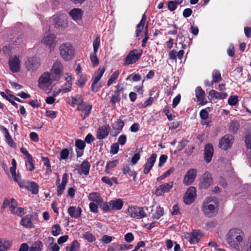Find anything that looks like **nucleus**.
I'll return each instance as SVG.
<instances>
[{
	"mask_svg": "<svg viewBox=\"0 0 251 251\" xmlns=\"http://www.w3.org/2000/svg\"><path fill=\"white\" fill-rule=\"evenodd\" d=\"M245 238V233L242 229L233 228L227 232L226 235V241L231 248L237 251H241L243 250L242 243Z\"/></svg>",
	"mask_w": 251,
	"mask_h": 251,
	"instance_id": "1",
	"label": "nucleus"
},
{
	"mask_svg": "<svg viewBox=\"0 0 251 251\" xmlns=\"http://www.w3.org/2000/svg\"><path fill=\"white\" fill-rule=\"evenodd\" d=\"M11 164L12 166L10 168L11 174V179L17 182L21 188H26L32 192L33 194H37L38 192L37 185L32 181H23L21 175L19 174H16L17 163L15 159L12 160Z\"/></svg>",
	"mask_w": 251,
	"mask_h": 251,
	"instance_id": "2",
	"label": "nucleus"
},
{
	"mask_svg": "<svg viewBox=\"0 0 251 251\" xmlns=\"http://www.w3.org/2000/svg\"><path fill=\"white\" fill-rule=\"evenodd\" d=\"M219 203L216 197H207L202 202L201 210L207 217L215 216L218 211Z\"/></svg>",
	"mask_w": 251,
	"mask_h": 251,
	"instance_id": "3",
	"label": "nucleus"
},
{
	"mask_svg": "<svg viewBox=\"0 0 251 251\" xmlns=\"http://www.w3.org/2000/svg\"><path fill=\"white\" fill-rule=\"evenodd\" d=\"M60 53L61 57L65 61L72 60L75 54V50L72 45L66 43L61 44L59 47Z\"/></svg>",
	"mask_w": 251,
	"mask_h": 251,
	"instance_id": "4",
	"label": "nucleus"
},
{
	"mask_svg": "<svg viewBox=\"0 0 251 251\" xmlns=\"http://www.w3.org/2000/svg\"><path fill=\"white\" fill-rule=\"evenodd\" d=\"M124 202L120 199H115L106 202H104L101 205V208L105 211H117L122 209Z\"/></svg>",
	"mask_w": 251,
	"mask_h": 251,
	"instance_id": "5",
	"label": "nucleus"
},
{
	"mask_svg": "<svg viewBox=\"0 0 251 251\" xmlns=\"http://www.w3.org/2000/svg\"><path fill=\"white\" fill-rule=\"evenodd\" d=\"M26 69L30 72H34L37 70L40 66L39 58L35 56L27 57L25 62Z\"/></svg>",
	"mask_w": 251,
	"mask_h": 251,
	"instance_id": "6",
	"label": "nucleus"
},
{
	"mask_svg": "<svg viewBox=\"0 0 251 251\" xmlns=\"http://www.w3.org/2000/svg\"><path fill=\"white\" fill-rule=\"evenodd\" d=\"M127 213L130 217L137 219H140L147 216L143 208L139 206L128 207L127 209Z\"/></svg>",
	"mask_w": 251,
	"mask_h": 251,
	"instance_id": "7",
	"label": "nucleus"
},
{
	"mask_svg": "<svg viewBox=\"0 0 251 251\" xmlns=\"http://www.w3.org/2000/svg\"><path fill=\"white\" fill-rule=\"evenodd\" d=\"M53 80L51 75L49 72H45L39 78L38 86L41 89H46L51 85Z\"/></svg>",
	"mask_w": 251,
	"mask_h": 251,
	"instance_id": "8",
	"label": "nucleus"
},
{
	"mask_svg": "<svg viewBox=\"0 0 251 251\" xmlns=\"http://www.w3.org/2000/svg\"><path fill=\"white\" fill-rule=\"evenodd\" d=\"M234 141L233 136L226 134L219 140L218 146L222 150L226 151L232 147Z\"/></svg>",
	"mask_w": 251,
	"mask_h": 251,
	"instance_id": "9",
	"label": "nucleus"
},
{
	"mask_svg": "<svg viewBox=\"0 0 251 251\" xmlns=\"http://www.w3.org/2000/svg\"><path fill=\"white\" fill-rule=\"evenodd\" d=\"M100 37L98 36L96 37L93 42V47L94 51L90 55V59L93 66H96L99 65V61L97 56V53L100 46Z\"/></svg>",
	"mask_w": 251,
	"mask_h": 251,
	"instance_id": "10",
	"label": "nucleus"
},
{
	"mask_svg": "<svg viewBox=\"0 0 251 251\" xmlns=\"http://www.w3.org/2000/svg\"><path fill=\"white\" fill-rule=\"evenodd\" d=\"M142 53V51L141 50H131L125 59V64L126 65H130L136 62L141 57Z\"/></svg>",
	"mask_w": 251,
	"mask_h": 251,
	"instance_id": "11",
	"label": "nucleus"
},
{
	"mask_svg": "<svg viewBox=\"0 0 251 251\" xmlns=\"http://www.w3.org/2000/svg\"><path fill=\"white\" fill-rule=\"evenodd\" d=\"M62 69L63 66L60 61L59 60L55 61L51 69L50 73L54 81L58 80L60 78L63 71Z\"/></svg>",
	"mask_w": 251,
	"mask_h": 251,
	"instance_id": "12",
	"label": "nucleus"
},
{
	"mask_svg": "<svg viewBox=\"0 0 251 251\" xmlns=\"http://www.w3.org/2000/svg\"><path fill=\"white\" fill-rule=\"evenodd\" d=\"M199 181V186L200 188H208L213 183V179L211 174L208 172L205 173L200 178Z\"/></svg>",
	"mask_w": 251,
	"mask_h": 251,
	"instance_id": "13",
	"label": "nucleus"
},
{
	"mask_svg": "<svg viewBox=\"0 0 251 251\" xmlns=\"http://www.w3.org/2000/svg\"><path fill=\"white\" fill-rule=\"evenodd\" d=\"M197 176V171L195 169H189L185 175L183 182L185 185H189L194 182Z\"/></svg>",
	"mask_w": 251,
	"mask_h": 251,
	"instance_id": "14",
	"label": "nucleus"
},
{
	"mask_svg": "<svg viewBox=\"0 0 251 251\" xmlns=\"http://www.w3.org/2000/svg\"><path fill=\"white\" fill-rule=\"evenodd\" d=\"M196 196V188L191 186L186 192L183 197V201L186 204H190L195 201Z\"/></svg>",
	"mask_w": 251,
	"mask_h": 251,
	"instance_id": "15",
	"label": "nucleus"
},
{
	"mask_svg": "<svg viewBox=\"0 0 251 251\" xmlns=\"http://www.w3.org/2000/svg\"><path fill=\"white\" fill-rule=\"evenodd\" d=\"M66 15L64 14L54 15L52 17L54 26L56 27H65L67 26Z\"/></svg>",
	"mask_w": 251,
	"mask_h": 251,
	"instance_id": "16",
	"label": "nucleus"
},
{
	"mask_svg": "<svg viewBox=\"0 0 251 251\" xmlns=\"http://www.w3.org/2000/svg\"><path fill=\"white\" fill-rule=\"evenodd\" d=\"M173 186V182L172 181L163 183L156 188L154 194L157 196H162L164 194L169 192L172 189Z\"/></svg>",
	"mask_w": 251,
	"mask_h": 251,
	"instance_id": "17",
	"label": "nucleus"
},
{
	"mask_svg": "<svg viewBox=\"0 0 251 251\" xmlns=\"http://www.w3.org/2000/svg\"><path fill=\"white\" fill-rule=\"evenodd\" d=\"M91 109L92 105L84 102H83L77 106V109L81 112L80 116L83 119L89 115Z\"/></svg>",
	"mask_w": 251,
	"mask_h": 251,
	"instance_id": "18",
	"label": "nucleus"
},
{
	"mask_svg": "<svg viewBox=\"0 0 251 251\" xmlns=\"http://www.w3.org/2000/svg\"><path fill=\"white\" fill-rule=\"evenodd\" d=\"M55 36L53 34L50 33H46L42 40V42L44 44L50 47V50L51 51L53 49L55 43Z\"/></svg>",
	"mask_w": 251,
	"mask_h": 251,
	"instance_id": "19",
	"label": "nucleus"
},
{
	"mask_svg": "<svg viewBox=\"0 0 251 251\" xmlns=\"http://www.w3.org/2000/svg\"><path fill=\"white\" fill-rule=\"evenodd\" d=\"M10 70L13 73H17L20 70V60L17 56L11 57L9 60Z\"/></svg>",
	"mask_w": 251,
	"mask_h": 251,
	"instance_id": "20",
	"label": "nucleus"
},
{
	"mask_svg": "<svg viewBox=\"0 0 251 251\" xmlns=\"http://www.w3.org/2000/svg\"><path fill=\"white\" fill-rule=\"evenodd\" d=\"M195 95L198 101H199L201 105H204L207 103V100L205 97V92L202 89L201 87L198 86L196 87L195 89Z\"/></svg>",
	"mask_w": 251,
	"mask_h": 251,
	"instance_id": "21",
	"label": "nucleus"
},
{
	"mask_svg": "<svg viewBox=\"0 0 251 251\" xmlns=\"http://www.w3.org/2000/svg\"><path fill=\"white\" fill-rule=\"evenodd\" d=\"M213 153V146L211 144H206L204 150V159L206 163H208L211 162Z\"/></svg>",
	"mask_w": 251,
	"mask_h": 251,
	"instance_id": "22",
	"label": "nucleus"
},
{
	"mask_svg": "<svg viewBox=\"0 0 251 251\" xmlns=\"http://www.w3.org/2000/svg\"><path fill=\"white\" fill-rule=\"evenodd\" d=\"M156 157L157 154L156 153H153L148 159L144 168V173L145 174H147L150 172L156 161Z\"/></svg>",
	"mask_w": 251,
	"mask_h": 251,
	"instance_id": "23",
	"label": "nucleus"
},
{
	"mask_svg": "<svg viewBox=\"0 0 251 251\" xmlns=\"http://www.w3.org/2000/svg\"><path fill=\"white\" fill-rule=\"evenodd\" d=\"M68 177L67 174L64 173L62 176V182L60 184L57 185V195L58 196H61L65 189L66 185L68 182Z\"/></svg>",
	"mask_w": 251,
	"mask_h": 251,
	"instance_id": "24",
	"label": "nucleus"
},
{
	"mask_svg": "<svg viewBox=\"0 0 251 251\" xmlns=\"http://www.w3.org/2000/svg\"><path fill=\"white\" fill-rule=\"evenodd\" d=\"M1 131L4 136L5 142L8 146L12 148H16V143L13 141L8 130L4 126H2L1 128Z\"/></svg>",
	"mask_w": 251,
	"mask_h": 251,
	"instance_id": "25",
	"label": "nucleus"
},
{
	"mask_svg": "<svg viewBox=\"0 0 251 251\" xmlns=\"http://www.w3.org/2000/svg\"><path fill=\"white\" fill-rule=\"evenodd\" d=\"M69 14L72 19L76 22L81 20L83 15L82 11L79 8H74L70 11Z\"/></svg>",
	"mask_w": 251,
	"mask_h": 251,
	"instance_id": "26",
	"label": "nucleus"
},
{
	"mask_svg": "<svg viewBox=\"0 0 251 251\" xmlns=\"http://www.w3.org/2000/svg\"><path fill=\"white\" fill-rule=\"evenodd\" d=\"M110 129L108 126H100L97 132V137L99 139L106 138L109 134Z\"/></svg>",
	"mask_w": 251,
	"mask_h": 251,
	"instance_id": "27",
	"label": "nucleus"
},
{
	"mask_svg": "<svg viewBox=\"0 0 251 251\" xmlns=\"http://www.w3.org/2000/svg\"><path fill=\"white\" fill-rule=\"evenodd\" d=\"M68 212L72 218L77 219L80 216L82 210L79 207L70 206L68 209Z\"/></svg>",
	"mask_w": 251,
	"mask_h": 251,
	"instance_id": "28",
	"label": "nucleus"
},
{
	"mask_svg": "<svg viewBox=\"0 0 251 251\" xmlns=\"http://www.w3.org/2000/svg\"><path fill=\"white\" fill-rule=\"evenodd\" d=\"M88 199L90 201L96 202L100 206L104 202L102 198L100 197V194L97 192H92L89 194Z\"/></svg>",
	"mask_w": 251,
	"mask_h": 251,
	"instance_id": "29",
	"label": "nucleus"
},
{
	"mask_svg": "<svg viewBox=\"0 0 251 251\" xmlns=\"http://www.w3.org/2000/svg\"><path fill=\"white\" fill-rule=\"evenodd\" d=\"M201 236L202 233L200 230H195L191 234L189 235V240L191 244H196L199 242V237Z\"/></svg>",
	"mask_w": 251,
	"mask_h": 251,
	"instance_id": "30",
	"label": "nucleus"
},
{
	"mask_svg": "<svg viewBox=\"0 0 251 251\" xmlns=\"http://www.w3.org/2000/svg\"><path fill=\"white\" fill-rule=\"evenodd\" d=\"M152 211V217L154 219L158 220L163 215V209L159 206L153 207Z\"/></svg>",
	"mask_w": 251,
	"mask_h": 251,
	"instance_id": "31",
	"label": "nucleus"
},
{
	"mask_svg": "<svg viewBox=\"0 0 251 251\" xmlns=\"http://www.w3.org/2000/svg\"><path fill=\"white\" fill-rule=\"evenodd\" d=\"M7 206L9 207L10 211L11 212L15 208L18 206V204L15 199L12 198L10 200L6 199L4 200L3 203V207L5 208Z\"/></svg>",
	"mask_w": 251,
	"mask_h": 251,
	"instance_id": "32",
	"label": "nucleus"
},
{
	"mask_svg": "<svg viewBox=\"0 0 251 251\" xmlns=\"http://www.w3.org/2000/svg\"><path fill=\"white\" fill-rule=\"evenodd\" d=\"M209 95L211 97L214 98L216 99L221 100L226 99L227 96V95L226 93L218 92L213 90H210L209 91Z\"/></svg>",
	"mask_w": 251,
	"mask_h": 251,
	"instance_id": "33",
	"label": "nucleus"
},
{
	"mask_svg": "<svg viewBox=\"0 0 251 251\" xmlns=\"http://www.w3.org/2000/svg\"><path fill=\"white\" fill-rule=\"evenodd\" d=\"M21 224L23 226L26 228H32L33 227V223L30 215H26L21 220Z\"/></svg>",
	"mask_w": 251,
	"mask_h": 251,
	"instance_id": "34",
	"label": "nucleus"
},
{
	"mask_svg": "<svg viewBox=\"0 0 251 251\" xmlns=\"http://www.w3.org/2000/svg\"><path fill=\"white\" fill-rule=\"evenodd\" d=\"M11 246V241L4 239H0V251H7Z\"/></svg>",
	"mask_w": 251,
	"mask_h": 251,
	"instance_id": "35",
	"label": "nucleus"
},
{
	"mask_svg": "<svg viewBox=\"0 0 251 251\" xmlns=\"http://www.w3.org/2000/svg\"><path fill=\"white\" fill-rule=\"evenodd\" d=\"M146 20V16L145 14H144L142 16V19L140 21L139 24H138V25H137V29L136 30V36L137 37L139 36L140 33L143 30L144 27Z\"/></svg>",
	"mask_w": 251,
	"mask_h": 251,
	"instance_id": "36",
	"label": "nucleus"
},
{
	"mask_svg": "<svg viewBox=\"0 0 251 251\" xmlns=\"http://www.w3.org/2000/svg\"><path fill=\"white\" fill-rule=\"evenodd\" d=\"M105 72V69L103 67L99 68V70L94 73V76L92 78V81L99 82L101 78Z\"/></svg>",
	"mask_w": 251,
	"mask_h": 251,
	"instance_id": "37",
	"label": "nucleus"
},
{
	"mask_svg": "<svg viewBox=\"0 0 251 251\" xmlns=\"http://www.w3.org/2000/svg\"><path fill=\"white\" fill-rule=\"evenodd\" d=\"M81 172L80 173H82L85 175H87L89 174V170L90 168V163L86 161H83L81 165Z\"/></svg>",
	"mask_w": 251,
	"mask_h": 251,
	"instance_id": "38",
	"label": "nucleus"
},
{
	"mask_svg": "<svg viewBox=\"0 0 251 251\" xmlns=\"http://www.w3.org/2000/svg\"><path fill=\"white\" fill-rule=\"evenodd\" d=\"M83 102L82 96L81 95H76L74 97H72V100L69 102V103L73 106H75V105L78 106V105Z\"/></svg>",
	"mask_w": 251,
	"mask_h": 251,
	"instance_id": "39",
	"label": "nucleus"
},
{
	"mask_svg": "<svg viewBox=\"0 0 251 251\" xmlns=\"http://www.w3.org/2000/svg\"><path fill=\"white\" fill-rule=\"evenodd\" d=\"M43 244L41 241H37L29 248V251H41Z\"/></svg>",
	"mask_w": 251,
	"mask_h": 251,
	"instance_id": "40",
	"label": "nucleus"
},
{
	"mask_svg": "<svg viewBox=\"0 0 251 251\" xmlns=\"http://www.w3.org/2000/svg\"><path fill=\"white\" fill-rule=\"evenodd\" d=\"M25 162L26 169L28 171H32L34 169L35 167L32 157L26 159Z\"/></svg>",
	"mask_w": 251,
	"mask_h": 251,
	"instance_id": "41",
	"label": "nucleus"
},
{
	"mask_svg": "<svg viewBox=\"0 0 251 251\" xmlns=\"http://www.w3.org/2000/svg\"><path fill=\"white\" fill-rule=\"evenodd\" d=\"M51 234L54 236H57L61 233V228L59 225L55 224L51 227Z\"/></svg>",
	"mask_w": 251,
	"mask_h": 251,
	"instance_id": "42",
	"label": "nucleus"
},
{
	"mask_svg": "<svg viewBox=\"0 0 251 251\" xmlns=\"http://www.w3.org/2000/svg\"><path fill=\"white\" fill-rule=\"evenodd\" d=\"M212 79L213 82L218 83L222 80L220 72L216 70H214L212 72Z\"/></svg>",
	"mask_w": 251,
	"mask_h": 251,
	"instance_id": "43",
	"label": "nucleus"
},
{
	"mask_svg": "<svg viewBox=\"0 0 251 251\" xmlns=\"http://www.w3.org/2000/svg\"><path fill=\"white\" fill-rule=\"evenodd\" d=\"M119 74V71H116L111 75L107 82V85L108 86H110L114 82V81L118 78Z\"/></svg>",
	"mask_w": 251,
	"mask_h": 251,
	"instance_id": "44",
	"label": "nucleus"
},
{
	"mask_svg": "<svg viewBox=\"0 0 251 251\" xmlns=\"http://www.w3.org/2000/svg\"><path fill=\"white\" fill-rule=\"evenodd\" d=\"M238 101V97L236 95L230 96L228 99V103L231 106L236 105Z\"/></svg>",
	"mask_w": 251,
	"mask_h": 251,
	"instance_id": "45",
	"label": "nucleus"
},
{
	"mask_svg": "<svg viewBox=\"0 0 251 251\" xmlns=\"http://www.w3.org/2000/svg\"><path fill=\"white\" fill-rule=\"evenodd\" d=\"M78 76L79 78L77 80L76 84L78 86L81 87L85 85L87 80V77L85 75L83 74L80 75Z\"/></svg>",
	"mask_w": 251,
	"mask_h": 251,
	"instance_id": "46",
	"label": "nucleus"
},
{
	"mask_svg": "<svg viewBox=\"0 0 251 251\" xmlns=\"http://www.w3.org/2000/svg\"><path fill=\"white\" fill-rule=\"evenodd\" d=\"M72 83H67L62 85L61 88L58 90V92H62L64 93L70 92L71 90Z\"/></svg>",
	"mask_w": 251,
	"mask_h": 251,
	"instance_id": "47",
	"label": "nucleus"
},
{
	"mask_svg": "<svg viewBox=\"0 0 251 251\" xmlns=\"http://www.w3.org/2000/svg\"><path fill=\"white\" fill-rule=\"evenodd\" d=\"M117 160H115L112 161L108 162L107 163L105 167V171L107 172V173H109V172H108V170H111L113 168H115L117 166Z\"/></svg>",
	"mask_w": 251,
	"mask_h": 251,
	"instance_id": "48",
	"label": "nucleus"
},
{
	"mask_svg": "<svg viewBox=\"0 0 251 251\" xmlns=\"http://www.w3.org/2000/svg\"><path fill=\"white\" fill-rule=\"evenodd\" d=\"M49 240L51 242V243L49 245L50 249L52 251H59L60 247L57 244L53 243L54 238L53 237H49Z\"/></svg>",
	"mask_w": 251,
	"mask_h": 251,
	"instance_id": "49",
	"label": "nucleus"
},
{
	"mask_svg": "<svg viewBox=\"0 0 251 251\" xmlns=\"http://www.w3.org/2000/svg\"><path fill=\"white\" fill-rule=\"evenodd\" d=\"M11 212L20 216L23 215L25 213L24 208L18 206L15 208Z\"/></svg>",
	"mask_w": 251,
	"mask_h": 251,
	"instance_id": "50",
	"label": "nucleus"
},
{
	"mask_svg": "<svg viewBox=\"0 0 251 251\" xmlns=\"http://www.w3.org/2000/svg\"><path fill=\"white\" fill-rule=\"evenodd\" d=\"M83 237L89 242H92L96 240L95 236L88 232L84 233Z\"/></svg>",
	"mask_w": 251,
	"mask_h": 251,
	"instance_id": "51",
	"label": "nucleus"
},
{
	"mask_svg": "<svg viewBox=\"0 0 251 251\" xmlns=\"http://www.w3.org/2000/svg\"><path fill=\"white\" fill-rule=\"evenodd\" d=\"M75 145L76 147L80 151H83L85 147V143L81 140H77L75 142Z\"/></svg>",
	"mask_w": 251,
	"mask_h": 251,
	"instance_id": "52",
	"label": "nucleus"
},
{
	"mask_svg": "<svg viewBox=\"0 0 251 251\" xmlns=\"http://www.w3.org/2000/svg\"><path fill=\"white\" fill-rule=\"evenodd\" d=\"M245 143L248 149H251V132H249L245 136Z\"/></svg>",
	"mask_w": 251,
	"mask_h": 251,
	"instance_id": "53",
	"label": "nucleus"
},
{
	"mask_svg": "<svg viewBox=\"0 0 251 251\" xmlns=\"http://www.w3.org/2000/svg\"><path fill=\"white\" fill-rule=\"evenodd\" d=\"M178 5L174 0H170L168 3V8L170 11H173L176 8Z\"/></svg>",
	"mask_w": 251,
	"mask_h": 251,
	"instance_id": "54",
	"label": "nucleus"
},
{
	"mask_svg": "<svg viewBox=\"0 0 251 251\" xmlns=\"http://www.w3.org/2000/svg\"><path fill=\"white\" fill-rule=\"evenodd\" d=\"M110 153L113 154H117L119 150V147L118 143L112 144L110 148Z\"/></svg>",
	"mask_w": 251,
	"mask_h": 251,
	"instance_id": "55",
	"label": "nucleus"
},
{
	"mask_svg": "<svg viewBox=\"0 0 251 251\" xmlns=\"http://www.w3.org/2000/svg\"><path fill=\"white\" fill-rule=\"evenodd\" d=\"M113 237L108 235H103L101 239V242L103 244H108L112 241Z\"/></svg>",
	"mask_w": 251,
	"mask_h": 251,
	"instance_id": "56",
	"label": "nucleus"
},
{
	"mask_svg": "<svg viewBox=\"0 0 251 251\" xmlns=\"http://www.w3.org/2000/svg\"><path fill=\"white\" fill-rule=\"evenodd\" d=\"M69 154V151L67 149H63L60 152V159H66Z\"/></svg>",
	"mask_w": 251,
	"mask_h": 251,
	"instance_id": "57",
	"label": "nucleus"
},
{
	"mask_svg": "<svg viewBox=\"0 0 251 251\" xmlns=\"http://www.w3.org/2000/svg\"><path fill=\"white\" fill-rule=\"evenodd\" d=\"M100 85L98 82H95L92 81V85H91V89L92 91L94 92H97L100 88Z\"/></svg>",
	"mask_w": 251,
	"mask_h": 251,
	"instance_id": "58",
	"label": "nucleus"
},
{
	"mask_svg": "<svg viewBox=\"0 0 251 251\" xmlns=\"http://www.w3.org/2000/svg\"><path fill=\"white\" fill-rule=\"evenodd\" d=\"M167 156L165 154L161 155L159 157L158 166L161 167L166 162Z\"/></svg>",
	"mask_w": 251,
	"mask_h": 251,
	"instance_id": "59",
	"label": "nucleus"
},
{
	"mask_svg": "<svg viewBox=\"0 0 251 251\" xmlns=\"http://www.w3.org/2000/svg\"><path fill=\"white\" fill-rule=\"evenodd\" d=\"M126 141V137L125 135H121L118 138V144L124 146Z\"/></svg>",
	"mask_w": 251,
	"mask_h": 251,
	"instance_id": "60",
	"label": "nucleus"
},
{
	"mask_svg": "<svg viewBox=\"0 0 251 251\" xmlns=\"http://www.w3.org/2000/svg\"><path fill=\"white\" fill-rule=\"evenodd\" d=\"M153 101V98L152 97H150L147 100L144 102L143 103L141 104V107L143 108H145L149 105H150L152 103Z\"/></svg>",
	"mask_w": 251,
	"mask_h": 251,
	"instance_id": "61",
	"label": "nucleus"
},
{
	"mask_svg": "<svg viewBox=\"0 0 251 251\" xmlns=\"http://www.w3.org/2000/svg\"><path fill=\"white\" fill-rule=\"evenodd\" d=\"M181 99L180 95L178 94L177 95L173 100L172 106L173 107H176L178 104L179 103Z\"/></svg>",
	"mask_w": 251,
	"mask_h": 251,
	"instance_id": "62",
	"label": "nucleus"
},
{
	"mask_svg": "<svg viewBox=\"0 0 251 251\" xmlns=\"http://www.w3.org/2000/svg\"><path fill=\"white\" fill-rule=\"evenodd\" d=\"M217 223L216 221H211L207 223L206 225V228L207 230L211 229L215 227L217 225Z\"/></svg>",
	"mask_w": 251,
	"mask_h": 251,
	"instance_id": "63",
	"label": "nucleus"
},
{
	"mask_svg": "<svg viewBox=\"0 0 251 251\" xmlns=\"http://www.w3.org/2000/svg\"><path fill=\"white\" fill-rule=\"evenodd\" d=\"M245 251H251V236L247 238Z\"/></svg>",
	"mask_w": 251,
	"mask_h": 251,
	"instance_id": "64",
	"label": "nucleus"
}]
</instances>
